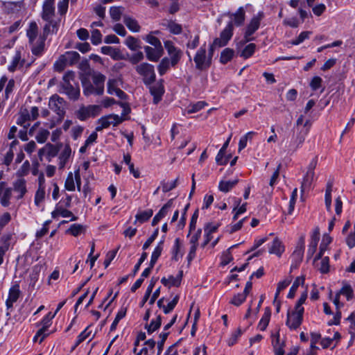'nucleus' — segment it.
<instances>
[{
  "label": "nucleus",
  "instance_id": "nucleus-38",
  "mask_svg": "<svg viewBox=\"0 0 355 355\" xmlns=\"http://www.w3.org/2000/svg\"><path fill=\"white\" fill-rule=\"evenodd\" d=\"M85 231V227L80 224H73L67 230V232L71 234L73 236H78Z\"/></svg>",
  "mask_w": 355,
  "mask_h": 355
},
{
  "label": "nucleus",
  "instance_id": "nucleus-22",
  "mask_svg": "<svg viewBox=\"0 0 355 355\" xmlns=\"http://www.w3.org/2000/svg\"><path fill=\"white\" fill-rule=\"evenodd\" d=\"M331 237L329 235V233L324 234L322 239V242L320 245V252L319 253L315 256L314 260L319 259L322 258V256L324 253V252L327 250V246L331 243Z\"/></svg>",
  "mask_w": 355,
  "mask_h": 355
},
{
  "label": "nucleus",
  "instance_id": "nucleus-54",
  "mask_svg": "<svg viewBox=\"0 0 355 355\" xmlns=\"http://www.w3.org/2000/svg\"><path fill=\"white\" fill-rule=\"evenodd\" d=\"M19 293H20V291H19V286L17 284L13 286L10 289L8 299H10V301L15 302L17 300V299L19 298Z\"/></svg>",
  "mask_w": 355,
  "mask_h": 355
},
{
  "label": "nucleus",
  "instance_id": "nucleus-33",
  "mask_svg": "<svg viewBox=\"0 0 355 355\" xmlns=\"http://www.w3.org/2000/svg\"><path fill=\"white\" fill-rule=\"evenodd\" d=\"M123 22L130 31L133 32L139 31L140 26L138 24V22L135 19L130 17L125 16L123 18Z\"/></svg>",
  "mask_w": 355,
  "mask_h": 355
},
{
  "label": "nucleus",
  "instance_id": "nucleus-50",
  "mask_svg": "<svg viewBox=\"0 0 355 355\" xmlns=\"http://www.w3.org/2000/svg\"><path fill=\"white\" fill-rule=\"evenodd\" d=\"M89 327H87L83 331H82L80 335L78 336L77 341L76 342L74 346L72 347L73 350L76 349L82 342H83L86 338H87L91 331H88Z\"/></svg>",
  "mask_w": 355,
  "mask_h": 355
},
{
  "label": "nucleus",
  "instance_id": "nucleus-60",
  "mask_svg": "<svg viewBox=\"0 0 355 355\" xmlns=\"http://www.w3.org/2000/svg\"><path fill=\"white\" fill-rule=\"evenodd\" d=\"M49 135V132L45 129L40 130L39 132L36 135V140L39 143H44Z\"/></svg>",
  "mask_w": 355,
  "mask_h": 355
},
{
  "label": "nucleus",
  "instance_id": "nucleus-14",
  "mask_svg": "<svg viewBox=\"0 0 355 355\" xmlns=\"http://www.w3.org/2000/svg\"><path fill=\"white\" fill-rule=\"evenodd\" d=\"M105 79V76L101 73H96L92 76L94 85L97 88V95H102L103 94Z\"/></svg>",
  "mask_w": 355,
  "mask_h": 355
},
{
  "label": "nucleus",
  "instance_id": "nucleus-5",
  "mask_svg": "<svg viewBox=\"0 0 355 355\" xmlns=\"http://www.w3.org/2000/svg\"><path fill=\"white\" fill-rule=\"evenodd\" d=\"M194 62L196 67L199 70H204L209 68L211 65V58H206V49L205 44L200 48L197 51L195 57Z\"/></svg>",
  "mask_w": 355,
  "mask_h": 355
},
{
  "label": "nucleus",
  "instance_id": "nucleus-64",
  "mask_svg": "<svg viewBox=\"0 0 355 355\" xmlns=\"http://www.w3.org/2000/svg\"><path fill=\"white\" fill-rule=\"evenodd\" d=\"M102 35L101 32L95 29L92 32L91 41L94 45H97L101 42Z\"/></svg>",
  "mask_w": 355,
  "mask_h": 355
},
{
  "label": "nucleus",
  "instance_id": "nucleus-44",
  "mask_svg": "<svg viewBox=\"0 0 355 355\" xmlns=\"http://www.w3.org/2000/svg\"><path fill=\"white\" fill-rule=\"evenodd\" d=\"M170 64H171V61H170L169 58H168L166 57L164 58L161 60V62L157 67L159 73L161 76H163L167 71V70L169 69Z\"/></svg>",
  "mask_w": 355,
  "mask_h": 355
},
{
  "label": "nucleus",
  "instance_id": "nucleus-23",
  "mask_svg": "<svg viewBox=\"0 0 355 355\" xmlns=\"http://www.w3.org/2000/svg\"><path fill=\"white\" fill-rule=\"evenodd\" d=\"M162 26L166 27L170 33L174 35H179L182 31V26L173 20H165L162 23Z\"/></svg>",
  "mask_w": 355,
  "mask_h": 355
},
{
  "label": "nucleus",
  "instance_id": "nucleus-10",
  "mask_svg": "<svg viewBox=\"0 0 355 355\" xmlns=\"http://www.w3.org/2000/svg\"><path fill=\"white\" fill-rule=\"evenodd\" d=\"M340 295L345 296L347 300H351L354 295V291L351 286L348 284L345 285L334 297V304L337 309H338L341 306H343V304H340L339 302V297Z\"/></svg>",
  "mask_w": 355,
  "mask_h": 355
},
{
  "label": "nucleus",
  "instance_id": "nucleus-15",
  "mask_svg": "<svg viewBox=\"0 0 355 355\" xmlns=\"http://www.w3.org/2000/svg\"><path fill=\"white\" fill-rule=\"evenodd\" d=\"M45 40V37L40 36L36 42H33V44H30L33 55L35 56H41L42 55L44 50Z\"/></svg>",
  "mask_w": 355,
  "mask_h": 355
},
{
  "label": "nucleus",
  "instance_id": "nucleus-52",
  "mask_svg": "<svg viewBox=\"0 0 355 355\" xmlns=\"http://www.w3.org/2000/svg\"><path fill=\"white\" fill-rule=\"evenodd\" d=\"M182 275H183L182 270H180L179 272V274L176 277H173V276L171 275L168 277L169 287L171 286H179L180 285V284H181V280H182Z\"/></svg>",
  "mask_w": 355,
  "mask_h": 355
},
{
  "label": "nucleus",
  "instance_id": "nucleus-11",
  "mask_svg": "<svg viewBox=\"0 0 355 355\" xmlns=\"http://www.w3.org/2000/svg\"><path fill=\"white\" fill-rule=\"evenodd\" d=\"M145 52L148 60L157 62L162 56L164 53L163 48H152L148 46L144 47Z\"/></svg>",
  "mask_w": 355,
  "mask_h": 355
},
{
  "label": "nucleus",
  "instance_id": "nucleus-18",
  "mask_svg": "<svg viewBox=\"0 0 355 355\" xmlns=\"http://www.w3.org/2000/svg\"><path fill=\"white\" fill-rule=\"evenodd\" d=\"M81 83L83 87V94L85 96H89L91 94L97 95V88L92 84L87 77H83L81 78Z\"/></svg>",
  "mask_w": 355,
  "mask_h": 355
},
{
  "label": "nucleus",
  "instance_id": "nucleus-25",
  "mask_svg": "<svg viewBox=\"0 0 355 355\" xmlns=\"http://www.w3.org/2000/svg\"><path fill=\"white\" fill-rule=\"evenodd\" d=\"M230 17L232 19V24H234L236 26H241L243 24L245 20V10L243 7H240L236 12L231 14Z\"/></svg>",
  "mask_w": 355,
  "mask_h": 355
},
{
  "label": "nucleus",
  "instance_id": "nucleus-55",
  "mask_svg": "<svg viewBox=\"0 0 355 355\" xmlns=\"http://www.w3.org/2000/svg\"><path fill=\"white\" fill-rule=\"evenodd\" d=\"M68 65V63L64 59L63 55H62L58 60H57L54 64V69L57 71L61 72L62 71L66 66Z\"/></svg>",
  "mask_w": 355,
  "mask_h": 355
},
{
  "label": "nucleus",
  "instance_id": "nucleus-7",
  "mask_svg": "<svg viewBox=\"0 0 355 355\" xmlns=\"http://www.w3.org/2000/svg\"><path fill=\"white\" fill-rule=\"evenodd\" d=\"M233 35L232 21H230L225 29L220 33V37L214 40V45L218 47L225 46Z\"/></svg>",
  "mask_w": 355,
  "mask_h": 355
},
{
  "label": "nucleus",
  "instance_id": "nucleus-9",
  "mask_svg": "<svg viewBox=\"0 0 355 355\" xmlns=\"http://www.w3.org/2000/svg\"><path fill=\"white\" fill-rule=\"evenodd\" d=\"M55 317V314H51V313H49L42 320V324L43 325L42 328H41L37 332L35 336L34 337V340L35 341L37 338L39 336H42L40 343H42L43 340L46 338L47 334H45V331L47 330V329L51 326V320Z\"/></svg>",
  "mask_w": 355,
  "mask_h": 355
},
{
  "label": "nucleus",
  "instance_id": "nucleus-56",
  "mask_svg": "<svg viewBox=\"0 0 355 355\" xmlns=\"http://www.w3.org/2000/svg\"><path fill=\"white\" fill-rule=\"evenodd\" d=\"M310 34V31H303L295 40H292L291 43L293 45H298L303 42L306 39L309 38Z\"/></svg>",
  "mask_w": 355,
  "mask_h": 355
},
{
  "label": "nucleus",
  "instance_id": "nucleus-20",
  "mask_svg": "<svg viewBox=\"0 0 355 355\" xmlns=\"http://www.w3.org/2000/svg\"><path fill=\"white\" fill-rule=\"evenodd\" d=\"M13 189L19 194L17 199L22 198L26 193V180L24 179H18L13 184Z\"/></svg>",
  "mask_w": 355,
  "mask_h": 355
},
{
  "label": "nucleus",
  "instance_id": "nucleus-26",
  "mask_svg": "<svg viewBox=\"0 0 355 355\" xmlns=\"http://www.w3.org/2000/svg\"><path fill=\"white\" fill-rule=\"evenodd\" d=\"M31 120V115L28 110L24 109L20 112V116L17 119V123L22 125L24 129H27L30 124L28 123Z\"/></svg>",
  "mask_w": 355,
  "mask_h": 355
},
{
  "label": "nucleus",
  "instance_id": "nucleus-41",
  "mask_svg": "<svg viewBox=\"0 0 355 355\" xmlns=\"http://www.w3.org/2000/svg\"><path fill=\"white\" fill-rule=\"evenodd\" d=\"M349 43L347 41L345 42L340 40L334 41V52H340L345 55Z\"/></svg>",
  "mask_w": 355,
  "mask_h": 355
},
{
  "label": "nucleus",
  "instance_id": "nucleus-21",
  "mask_svg": "<svg viewBox=\"0 0 355 355\" xmlns=\"http://www.w3.org/2000/svg\"><path fill=\"white\" fill-rule=\"evenodd\" d=\"M262 17L263 13H259L258 16L254 17L252 19L246 29V31H248V35H252V34L259 28Z\"/></svg>",
  "mask_w": 355,
  "mask_h": 355
},
{
  "label": "nucleus",
  "instance_id": "nucleus-12",
  "mask_svg": "<svg viewBox=\"0 0 355 355\" xmlns=\"http://www.w3.org/2000/svg\"><path fill=\"white\" fill-rule=\"evenodd\" d=\"M303 315L296 314V313L289 312L287 314L286 325L293 329H295L300 326L302 322Z\"/></svg>",
  "mask_w": 355,
  "mask_h": 355
},
{
  "label": "nucleus",
  "instance_id": "nucleus-40",
  "mask_svg": "<svg viewBox=\"0 0 355 355\" xmlns=\"http://www.w3.org/2000/svg\"><path fill=\"white\" fill-rule=\"evenodd\" d=\"M256 49V44L254 43H250L245 46V48L241 51L240 56L243 57L245 59H247L251 57L254 53Z\"/></svg>",
  "mask_w": 355,
  "mask_h": 355
},
{
  "label": "nucleus",
  "instance_id": "nucleus-47",
  "mask_svg": "<svg viewBox=\"0 0 355 355\" xmlns=\"http://www.w3.org/2000/svg\"><path fill=\"white\" fill-rule=\"evenodd\" d=\"M21 60V53L20 51H17L15 55L13 57L11 64L8 66V71L10 72H14L17 66L19 64Z\"/></svg>",
  "mask_w": 355,
  "mask_h": 355
},
{
  "label": "nucleus",
  "instance_id": "nucleus-36",
  "mask_svg": "<svg viewBox=\"0 0 355 355\" xmlns=\"http://www.w3.org/2000/svg\"><path fill=\"white\" fill-rule=\"evenodd\" d=\"M234 54V51L233 49L230 48L225 49L221 54L220 58V61L222 64H226L230 62L233 58Z\"/></svg>",
  "mask_w": 355,
  "mask_h": 355
},
{
  "label": "nucleus",
  "instance_id": "nucleus-42",
  "mask_svg": "<svg viewBox=\"0 0 355 355\" xmlns=\"http://www.w3.org/2000/svg\"><path fill=\"white\" fill-rule=\"evenodd\" d=\"M126 311H127V308H121L118 311L114 320L113 321L112 324H111V327H110L111 331H114L116 329L119 322L125 316Z\"/></svg>",
  "mask_w": 355,
  "mask_h": 355
},
{
  "label": "nucleus",
  "instance_id": "nucleus-59",
  "mask_svg": "<svg viewBox=\"0 0 355 355\" xmlns=\"http://www.w3.org/2000/svg\"><path fill=\"white\" fill-rule=\"evenodd\" d=\"M146 40L155 48H163L159 40L150 34L146 36Z\"/></svg>",
  "mask_w": 355,
  "mask_h": 355
},
{
  "label": "nucleus",
  "instance_id": "nucleus-49",
  "mask_svg": "<svg viewBox=\"0 0 355 355\" xmlns=\"http://www.w3.org/2000/svg\"><path fill=\"white\" fill-rule=\"evenodd\" d=\"M162 252V248H161V246L160 245L156 246V248H155V250L153 252L152 255H151V259H150V265L151 268L154 267L157 259L160 257Z\"/></svg>",
  "mask_w": 355,
  "mask_h": 355
},
{
  "label": "nucleus",
  "instance_id": "nucleus-53",
  "mask_svg": "<svg viewBox=\"0 0 355 355\" xmlns=\"http://www.w3.org/2000/svg\"><path fill=\"white\" fill-rule=\"evenodd\" d=\"M246 297L243 293H238L233 297L230 303L239 306L245 302Z\"/></svg>",
  "mask_w": 355,
  "mask_h": 355
},
{
  "label": "nucleus",
  "instance_id": "nucleus-30",
  "mask_svg": "<svg viewBox=\"0 0 355 355\" xmlns=\"http://www.w3.org/2000/svg\"><path fill=\"white\" fill-rule=\"evenodd\" d=\"M239 182L238 179L232 181H220L218 185V189L222 191L227 193L230 191Z\"/></svg>",
  "mask_w": 355,
  "mask_h": 355
},
{
  "label": "nucleus",
  "instance_id": "nucleus-13",
  "mask_svg": "<svg viewBox=\"0 0 355 355\" xmlns=\"http://www.w3.org/2000/svg\"><path fill=\"white\" fill-rule=\"evenodd\" d=\"M150 92L153 96V103L157 104L162 99L164 93V88L162 83H157L153 86H150Z\"/></svg>",
  "mask_w": 355,
  "mask_h": 355
},
{
  "label": "nucleus",
  "instance_id": "nucleus-24",
  "mask_svg": "<svg viewBox=\"0 0 355 355\" xmlns=\"http://www.w3.org/2000/svg\"><path fill=\"white\" fill-rule=\"evenodd\" d=\"M284 251V247L282 245V241L278 238H275L273 240L271 246L269 248V253L275 254L280 257Z\"/></svg>",
  "mask_w": 355,
  "mask_h": 355
},
{
  "label": "nucleus",
  "instance_id": "nucleus-51",
  "mask_svg": "<svg viewBox=\"0 0 355 355\" xmlns=\"http://www.w3.org/2000/svg\"><path fill=\"white\" fill-rule=\"evenodd\" d=\"M12 195V189L7 188L3 192V197L1 200V203L3 207H8L10 205V199Z\"/></svg>",
  "mask_w": 355,
  "mask_h": 355
},
{
  "label": "nucleus",
  "instance_id": "nucleus-1",
  "mask_svg": "<svg viewBox=\"0 0 355 355\" xmlns=\"http://www.w3.org/2000/svg\"><path fill=\"white\" fill-rule=\"evenodd\" d=\"M137 72L143 77L144 83L150 85L155 80L153 65L144 62L136 67Z\"/></svg>",
  "mask_w": 355,
  "mask_h": 355
},
{
  "label": "nucleus",
  "instance_id": "nucleus-29",
  "mask_svg": "<svg viewBox=\"0 0 355 355\" xmlns=\"http://www.w3.org/2000/svg\"><path fill=\"white\" fill-rule=\"evenodd\" d=\"M153 214V209H148L146 211H141L135 216L136 220L134 222V223L136 224L137 221H139L141 223L146 222L150 219Z\"/></svg>",
  "mask_w": 355,
  "mask_h": 355
},
{
  "label": "nucleus",
  "instance_id": "nucleus-17",
  "mask_svg": "<svg viewBox=\"0 0 355 355\" xmlns=\"http://www.w3.org/2000/svg\"><path fill=\"white\" fill-rule=\"evenodd\" d=\"M60 20L58 21H49L43 28V35L41 36L46 39L47 36L50 33H57L59 28Z\"/></svg>",
  "mask_w": 355,
  "mask_h": 355
},
{
  "label": "nucleus",
  "instance_id": "nucleus-32",
  "mask_svg": "<svg viewBox=\"0 0 355 355\" xmlns=\"http://www.w3.org/2000/svg\"><path fill=\"white\" fill-rule=\"evenodd\" d=\"M64 59L67 62L68 65H73L80 59V55L76 51H67L63 55Z\"/></svg>",
  "mask_w": 355,
  "mask_h": 355
},
{
  "label": "nucleus",
  "instance_id": "nucleus-19",
  "mask_svg": "<svg viewBox=\"0 0 355 355\" xmlns=\"http://www.w3.org/2000/svg\"><path fill=\"white\" fill-rule=\"evenodd\" d=\"M304 251V239L302 237L300 239V244L298 245L292 254V257L295 262L300 263L302 261L303 254Z\"/></svg>",
  "mask_w": 355,
  "mask_h": 355
},
{
  "label": "nucleus",
  "instance_id": "nucleus-58",
  "mask_svg": "<svg viewBox=\"0 0 355 355\" xmlns=\"http://www.w3.org/2000/svg\"><path fill=\"white\" fill-rule=\"evenodd\" d=\"M206 103L204 101H198L196 103L190 105L188 107V113H195L202 109Z\"/></svg>",
  "mask_w": 355,
  "mask_h": 355
},
{
  "label": "nucleus",
  "instance_id": "nucleus-39",
  "mask_svg": "<svg viewBox=\"0 0 355 355\" xmlns=\"http://www.w3.org/2000/svg\"><path fill=\"white\" fill-rule=\"evenodd\" d=\"M125 44L132 51H136L141 47L140 41L132 36H128L125 40Z\"/></svg>",
  "mask_w": 355,
  "mask_h": 355
},
{
  "label": "nucleus",
  "instance_id": "nucleus-2",
  "mask_svg": "<svg viewBox=\"0 0 355 355\" xmlns=\"http://www.w3.org/2000/svg\"><path fill=\"white\" fill-rule=\"evenodd\" d=\"M49 108L58 116V121H62L65 115V101L57 94L53 95L49 100Z\"/></svg>",
  "mask_w": 355,
  "mask_h": 355
},
{
  "label": "nucleus",
  "instance_id": "nucleus-43",
  "mask_svg": "<svg viewBox=\"0 0 355 355\" xmlns=\"http://www.w3.org/2000/svg\"><path fill=\"white\" fill-rule=\"evenodd\" d=\"M291 282H292V277H290L289 278L286 279L279 282V284L277 285V291H276V293L275 295V300H274L273 303L276 302V299H277L280 292L282 290H284V288H286L291 283Z\"/></svg>",
  "mask_w": 355,
  "mask_h": 355
},
{
  "label": "nucleus",
  "instance_id": "nucleus-28",
  "mask_svg": "<svg viewBox=\"0 0 355 355\" xmlns=\"http://www.w3.org/2000/svg\"><path fill=\"white\" fill-rule=\"evenodd\" d=\"M162 325V317L158 315L156 320H152L150 324H146L145 329L149 334L157 331Z\"/></svg>",
  "mask_w": 355,
  "mask_h": 355
},
{
  "label": "nucleus",
  "instance_id": "nucleus-61",
  "mask_svg": "<svg viewBox=\"0 0 355 355\" xmlns=\"http://www.w3.org/2000/svg\"><path fill=\"white\" fill-rule=\"evenodd\" d=\"M121 10L119 7H111L110 10V14L112 19L114 21H119L121 19Z\"/></svg>",
  "mask_w": 355,
  "mask_h": 355
},
{
  "label": "nucleus",
  "instance_id": "nucleus-35",
  "mask_svg": "<svg viewBox=\"0 0 355 355\" xmlns=\"http://www.w3.org/2000/svg\"><path fill=\"white\" fill-rule=\"evenodd\" d=\"M62 144L53 145L50 143L46 144V154L49 157H55L59 153Z\"/></svg>",
  "mask_w": 355,
  "mask_h": 355
},
{
  "label": "nucleus",
  "instance_id": "nucleus-16",
  "mask_svg": "<svg viewBox=\"0 0 355 355\" xmlns=\"http://www.w3.org/2000/svg\"><path fill=\"white\" fill-rule=\"evenodd\" d=\"M272 345L275 352V355H284L285 341L280 342L279 334L277 333L275 336H272Z\"/></svg>",
  "mask_w": 355,
  "mask_h": 355
},
{
  "label": "nucleus",
  "instance_id": "nucleus-8",
  "mask_svg": "<svg viewBox=\"0 0 355 355\" xmlns=\"http://www.w3.org/2000/svg\"><path fill=\"white\" fill-rule=\"evenodd\" d=\"M55 15L54 0H46L42 8V18L46 21H55L53 19Z\"/></svg>",
  "mask_w": 355,
  "mask_h": 355
},
{
  "label": "nucleus",
  "instance_id": "nucleus-31",
  "mask_svg": "<svg viewBox=\"0 0 355 355\" xmlns=\"http://www.w3.org/2000/svg\"><path fill=\"white\" fill-rule=\"evenodd\" d=\"M314 177V172L312 171H307L306 175L303 179L301 186V191L303 193L306 189L311 187Z\"/></svg>",
  "mask_w": 355,
  "mask_h": 355
},
{
  "label": "nucleus",
  "instance_id": "nucleus-27",
  "mask_svg": "<svg viewBox=\"0 0 355 355\" xmlns=\"http://www.w3.org/2000/svg\"><path fill=\"white\" fill-rule=\"evenodd\" d=\"M38 33V27L37 24L33 21L30 24L27 30L26 35L29 40V44H33L35 42Z\"/></svg>",
  "mask_w": 355,
  "mask_h": 355
},
{
  "label": "nucleus",
  "instance_id": "nucleus-62",
  "mask_svg": "<svg viewBox=\"0 0 355 355\" xmlns=\"http://www.w3.org/2000/svg\"><path fill=\"white\" fill-rule=\"evenodd\" d=\"M45 196L44 189L42 187H39L37 191H36L35 196V204L37 206L40 205V203L44 200Z\"/></svg>",
  "mask_w": 355,
  "mask_h": 355
},
{
  "label": "nucleus",
  "instance_id": "nucleus-4",
  "mask_svg": "<svg viewBox=\"0 0 355 355\" xmlns=\"http://www.w3.org/2000/svg\"><path fill=\"white\" fill-rule=\"evenodd\" d=\"M101 107L100 105H91L82 106L76 112V116L80 121H85L89 117H94L100 114Z\"/></svg>",
  "mask_w": 355,
  "mask_h": 355
},
{
  "label": "nucleus",
  "instance_id": "nucleus-63",
  "mask_svg": "<svg viewBox=\"0 0 355 355\" xmlns=\"http://www.w3.org/2000/svg\"><path fill=\"white\" fill-rule=\"evenodd\" d=\"M178 300H179V296L176 295L173 298V300L168 304V305L166 306H163V310H164V313H166V314L169 313L178 304Z\"/></svg>",
  "mask_w": 355,
  "mask_h": 355
},
{
  "label": "nucleus",
  "instance_id": "nucleus-6",
  "mask_svg": "<svg viewBox=\"0 0 355 355\" xmlns=\"http://www.w3.org/2000/svg\"><path fill=\"white\" fill-rule=\"evenodd\" d=\"M164 47L170 55V61L172 67H175L180 60L182 52L180 49H177L173 43L170 40L164 42Z\"/></svg>",
  "mask_w": 355,
  "mask_h": 355
},
{
  "label": "nucleus",
  "instance_id": "nucleus-34",
  "mask_svg": "<svg viewBox=\"0 0 355 355\" xmlns=\"http://www.w3.org/2000/svg\"><path fill=\"white\" fill-rule=\"evenodd\" d=\"M304 283V277L303 276L297 277L294 281L291 288H290L288 294V298L292 299L295 297V292L300 284L303 285Z\"/></svg>",
  "mask_w": 355,
  "mask_h": 355
},
{
  "label": "nucleus",
  "instance_id": "nucleus-57",
  "mask_svg": "<svg viewBox=\"0 0 355 355\" xmlns=\"http://www.w3.org/2000/svg\"><path fill=\"white\" fill-rule=\"evenodd\" d=\"M65 189L68 191H74L75 190V184L74 180L73 177V174L71 172H69L64 184Z\"/></svg>",
  "mask_w": 355,
  "mask_h": 355
},
{
  "label": "nucleus",
  "instance_id": "nucleus-45",
  "mask_svg": "<svg viewBox=\"0 0 355 355\" xmlns=\"http://www.w3.org/2000/svg\"><path fill=\"white\" fill-rule=\"evenodd\" d=\"M331 183L328 182L327 185L326 192H325V205L327 210L328 211H331Z\"/></svg>",
  "mask_w": 355,
  "mask_h": 355
},
{
  "label": "nucleus",
  "instance_id": "nucleus-37",
  "mask_svg": "<svg viewBox=\"0 0 355 355\" xmlns=\"http://www.w3.org/2000/svg\"><path fill=\"white\" fill-rule=\"evenodd\" d=\"M64 93L68 97L73 101H76L80 96V88L78 86L74 87L71 85L69 89H65Z\"/></svg>",
  "mask_w": 355,
  "mask_h": 355
},
{
  "label": "nucleus",
  "instance_id": "nucleus-48",
  "mask_svg": "<svg viewBox=\"0 0 355 355\" xmlns=\"http://www.w3.org/2000/svg\"><path fill=\"white\" fill-rule=\"evenodd\" d=\"M71 148L69 145H66L64 150L61 153L60 155V159L61 160L62 166H64L67 159L69 158L71 155Z\"/></svg>",
  "mask_w": 355,
  "mask_h": 355
},
{
  "label": "nucleus",
  "instance_id": "nucleus-3",
  "mask_svg": "<svg viewBox=\"0 0 355 355\" xmlns=\"http://www.w3.org/2000/svg\"><path fill=\"white\" fill-rule=\"evenodd\" d=\"M123 121V119L117 114H112L102 116L97 121L98 125L96 127V131H101L104 128H107L110 125L116 126Z\"/></svg>",
  "mask_w": 355,
  "mask_h": 355
},
{
  "label": "nucleus",
  "instance_id": "nucleus-46",
  "mask_svg": "<svg viewBox=\"0 0 355 355\" xmlns=\"http://www.w3.org/2000/svg\"><path fill=\"white\" fill-rule=\"evenodd\" d=\"M320 229L318 227H316L311 236V241L309 246L317 248L318 243L320 240Z\"/></svg>",
  "mask_w": 355,
  "mask_h": 355
}]
</instances>
